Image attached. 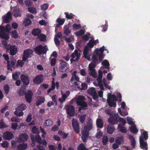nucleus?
<instances>
[{
    "mask_svg": "<svg viewBox=\"0 0 150 150\" xmlns=\"http://www.w3.org/2000/svg\"><path fill=\"white\" fill-rule=\"evenodd\" d=\"M115 130V127L113 125H109L107 127V132L109 134H112L114 132Z\"/></svg>",
    "mask_w": 150,
    "mask_h": 150,
    "instance_id": "obj_21",
    "label": "nucleus"
},
{
    "mask_svg": "<svg viewBox=\"0 0 150 150\" xmlns=\"http://www.w3.org/2000/svg\"><path fill=\"white\" fill-rule=\"evenodd\" d=\"M31 23V22L30 19L28 18H25L23 22V25L26 27L29 25Z\"/></svg>",
    "mask_w": 150,
    "mask_h": 150,
    "instance_id": "obj_32",
    "label": "nucleus"
},
{
    "mask_svg": "<svg viewBox=\"0 0 150 150\" xmlns=\"http://www.w3.org/2000/svg\"><path fill=\"white\" fill-rule=\"evenodd\" d=\"M21 78L23 84L24 86H26L29 84L30 79L29 77L23 74H22L21 76Z\"/></svg>",
    "mask_w": 150,
    "mask_h": 150,
    "instance_id": "obj_11",
    "label": "nucleus"
},
{
    "mask_svg": "<svg viewBox=\"0 0 150 150\" xmlns=\"http://www.w3.org/2000/svg\"><path fill=\"white\" fill-rule=\"evenodd\" d=\"M81 90H85L88 88L87 85L85 83H83L81 84Z\"/></svg>",
    "mask_w": 150,
    "mask_h": 150,
    "instance_id": "obj_58",
    "label": "nucleus"
},
{
    "mask_svg": "<svg viewBox=\"0 0 150 150\" xmlns=\"http://www.w3.org/2000/svg\"><path fill=\"white\" fill-rule=\"evenodd\" d=\"M78 150H89L84 146V144L82 143L80 144L77 147Z\"/></svg>",
    "mask_w": 150,
    "mask_h": 150,
    "instance_id": "obj_42",
    "label": "nucleus"
},
{
    "mask_svg": "<svg viewBox=\"0 0 150 150\" xmlns=\"http://www.w3.org/2000/svg\"><path fill=\"white\" fill-rule=\"evenodd\" d=\"M92 120L89 119L87 122L86 125L84 127V129L82 131V136L88 137L89 135V131L92 129Z\"/></svg>",
    "mask_w": 150,
    "mask_h": 150,
    "instance_id": "obj_1",
    "label": "nucleus"
},
{
    "mask_svg": "<svg viewBox=\"0 0 150 150\" xmlns=\"http://www.w3.org/2000/svg\"><path fill=\"white\" fill-rule=\"evenodd\" d=\"M60 62L59 67V71L62 72H64L66 71L68 69L67 67V63L64 62L62 60H59Z\"/></svg>",
    "mask_w": 150,
    "mask_h": 150,
    "instance_id": "obj_5",
    "label": "nucleus"
},
{
    "mask_svg": "<svg viewBox=\"0 0 150 150\" xmlns=\"http://www.w3.org/2000/svg\"><path fill=\"white\" fill-rule=\"evenodd\" d=\"M107 102L108 103V105L110 107H115L116 106V103L112 99H110V98H107Z\"/></svg>",
    "mask_w": 150,
    "mask_h": 150,
    "instance_id": "obj_19",
    "label": "nucleus"
},
{
    "mask_svg": "<svg viewBox=\"0 0 150 150\" xmlns=\"http://www.w3.org/2000/svg\"><path fill=\"white\" fill-rule=\"evenodd\" d=\"M13 16L15 17H17L21 16V11L18 8L14 9L13 11Z\"/></svg>",
    "mask_w": 150,
    "mask_h": 150,
    "instance_id": "obj_26",
    "label": "nucleus"
},
{
    "mask_svg": "<svg viewBox=\"0 0 150 150\" xmlns=\"http://www.w3.org/2000/svg\"><path fill=\"white\" fill-rule=\"evenodd\" d=\"M101 64L103 66L106 67V68L109 69L110 68L109 66H110V64L108 60H104L102 62Z\"/></svg>",
    "mask_w": 150,
    "mask_h": 150,
    "instance_id": "obj_39",
    "label": "nucleus"
},
{
    "mask_svg": "<svg viewBox=\"0 0 150 150\" xmlns=\"http://www.w3.org/2000/svg\"><path fill=\"white\" fill-rule=\"evenodd\" d=\"M109 141V139L106 135H104L102 139V142L104 145L107 144Z\"/></svg>",
    "mask_w": 150,
    "mask_h": 150,
    "instance_id": "obj_29",
    "label": "nucleus"
},
{
    "mask_svg": "<svg viewBox=\"0 0 150 150\" xmlns=\"http://www.w3.org/2000/svg\"><path fill=\"white\" fill-rule=\"evenodd\" d=\"M14 114L16 116L20 117L23 115V112L22 111L16 109L14 112Z\"/></svg>",
    "mask_w": 150,
    "mask_h": 150,
    "instance_id": "obj_46",
    "label": "nucleus"
},
{
    "mask_svg": "<svg viewBox=\"0 0 150 150\" xmlns=\"http://www.w3.org/2000/svg\"><path fill=\"white\" fill-rule=\"evenodd\" d=\"M108 98H110V99H112L114 101L116 102L117 100L116 96L114 94H111L110 93H108L107 95Z\"/></svg>",
    "mask_w": 150,
    "mask_h": 150,
    "instance_id": "obj_36",
    "label": "nucleus"
},
{
    "mask_svg": "<svg viewBox=\"0 0 150 150\" xmlns=\"http://www.w3.org/2000/svg\"><path fill=\"white\" fill-rule=\"evenodd\" d=\"M33 51L32 50L28 49L25 50L23 52L22 56V59L24 62H28V58L32 57L33 54Z\"/></svg>",
    "mask_w": 150,
    "mask_h": 150,
    "instance_id": "obj_3",
    "label": "nucleus"
},
{
    "mask_svg": "<svg viewBox=\"0 0 150 150\" xmlns=\"http://www.w3.org/2000/svg\"><path fill=\"white\" fill-rule=\"evenodd\" d=\"M94 46V45L92 42V40H90L89 42L87 43V45L86 46H87V47L90 48H92Z\"/></svg>",
    "mask_w": 150,
    "mask_h": 150,
    "instance_id": "obj_55",
    "label": "nucleus"
},
{
    "mask_svg": "<svg viewBox=\"0 0 150 150\" xmlns=\"http://www.w3.org/2000/svg\"><path fill=\"white\" fill-rule=\"evenodd\" d=\"M10 32L9 33L11 34L12 37L14 38H17L18 37V35L17 31L16 30H9L8 31Z\"/></svg>",
    "mask_w": 150,
    "mask_h": 150,
    "instance_id": "obj_27",
    "label": "nucleus"
},
{
    "mask_svg": "<svg viewBox=\"0 0 150 150\" xmlns=\"http://www.w3.org/2000/svg\"><path fill=\"white\" fill-rule=\"evenodd\" d=\"M84 33V30L83 29H81L78 31L75 32L74 34L77 36H80L83 35Z\"/></svg>",
    "mask_w": 150,
    "mask_h": 150,
    "instance_id": "obj_41",
    "label": "nucleus"
},
{
    "mask_svg": "<svg viewBox=\"0 0 150 150\" xmlns=\"http://www.w3.org/2000/svg\"><path fill=\"white\" fill-rule=\"evenodd\" d=\"M67 114L71 117L73 116L75 112L74 107L72 105H69L66 108Z\"/></svg>",
    "mask_w": 150,
    "mask_h": 150,
    "instance_id": "obj_9",
    "label": "nucleus"
},
{
    "mask_svg": "<svg viewBox=\"0 0 150 150\" xmlns=\"http://www.w3.org/2000/svg\"><path fill=\"white\" fill-rule=\"evenodd\" d=\"M13 137V134L12 133L8 131L5 132L3 134L4 139L6 140H9Z\"/></svg>",
    "mask_w": 150,
    "mask_h": 150,
    "instance_id": "obj_17",
    "label": "nucleus"
},
{
    "mask_svg": "<svg viewBox=\"0 0 150 150\" xmlns=\"http://www.w3.org/2000/svg\"><path fill=\"white\" fill-rule=\"evenodd\" d=\"M26 89L23 87L20 88L18 91V93L19 96H22L25 95L26 92Z\"/></svg>",
    "mask_w": 150,
    "mask_h": 150,
    "instance_id": "obj_24",
    "label": "nucleus"
},
{
    "mask_svg": "<svg viewBox=\"0 0 150 150\" xmlns=\"http://www.w3.org/2000/svg\"><path fill=\"white\" fill-rule=\"evenodd\" d=\"M35 138L36 141L38 143L41 144L43 145L46 146L47 144V142L44 139L42 140L40 136L38 134H37L35 136Z\"/></svg>",
    "mask_w": 150,
    "mask_h": 150,
    "instance_id": "obj_14",
    "label": "nucleus"
},
{
    "mask_svg": "<svg viewBox=\"0 0 150 150\" xmlns=\"http://www.w3.org/2000/svg\"><path fill=\"white\" fill-rule=\"evenodd\" d=\"M96 124L97 127L102 128L103 126V123L101 119L98 118L96 120Z\"/></svg>",
    "mask_w": 150,
    "mask_h": 150,
    "instance_id": "obj_28",
    "label": "nucleus"
},
{
    "mask_svg": "<svg viewBox=\"0 0 150 150\" xmlns=\"http://www.w3.org/2000/svg\"><path fill=\"white\" fill-rule=\"evenodd\" d=\"M88 93L91 96L96 93V92L95 88L94 87H91L88 90Z\"/></svg>",
    "mask_w": 150,
    "mask_h": 150,
    "instance_id": "obj_31",
    "label": "nucleus"
},
{
    "mask_svg": "<svg viewBox=\"0 0 150 150\" xmlns=\"http://www.w3.org/2000/svg\"><path fill=\"white\" fill-rule=\"evenodd\" d=\"M48 50L47 45H45L43 47L41 45H39L34 49L35 52L38 55L45 54Z\"/></svg>",
    "mask_w": 150,
    "mask_h": 150,
    "instance_id": "obj_2",
    "label": "nucleus"
},
{
    "mask_svg": "<svg viewBox=\"0 0 150 150\" xmlns=\"http://www.w3.org/2000/svg\"><path fill=\"white\" fill-rule=\"evenodd\" d=\"M65 21V18L61 19L60 17L58 18L56 20V22L60 25H62L63 24Z\"/></svg>",
    "mask_w": 150,
    "mask_h": 150,
    "instance_id": "obj_50",
    "label": "nucleus"
},
{
    "mask_svg": "<svg viewBox=\"0 0 150 150\" xmlns=\"http://www.w3.org/2000/svg\"><path fill=\"white\" fill-rule=\"evenodd\" d=\"M11 146L13 148L15 149L17 148V142L15 140H13L11 142Z\"/></svg>",
    "mask_w": 150,
    "mask_h": 150,
    "instance_id": "obj_59",
    "label": "nucleus"
},
{
    "mask_svg": "<svg viewBox=\"0 0 150 150\" xmlns=\"http://www.w3.org/2000/svg\"><path fill=\"white\" fill-rule=\"evenodd\" d=\"M3 22L6 23H9L10 21H11L12 19L11 13L10 11H8L6 14V15H4L2 17Z\"/></svg>",
    "mask_w": 150,
    "mask_h": 150,
    "instance_id": "obj_10",
    "label": "nucleus"
},
{
    "mask_svg": "<svg viewBox=\"0 0 150 150\" xmlns=\"http://www.w3.org/2000/svg\"><path fill=\"white\" fill-rule=\"evenodd\" d=\"M72 124L74 130L77 134L79 133L80 127L79 125L78 121L74 119L72 120Z\"/></svg>",
    "mask_w": 150,
    "mask_h": 150,
    "instance_id": "obj_7",
    "label": "nucleus"
},
{
    "mask_svg": "<svg viewBox=\"0 0 150 150\" xmlns=\"http://www.w3.org/2000/svg\"><path fill=\"white\" fill-rule=\"evenodd\" d=\"M118 115L114 114L113 115L110 116V117L108 118V122L110 124L113 125L117 124L118 122Z\"/></svg>",
    "mask_w": 150,
    "mask_h": 150,
    "instance_id": "obj_4",
    "label": "nucleus"
},
{
    "mask_svg": "<svg viewBox=\"0 0 150 150\" xmlns=\"http://www.w3.org/2000/svg\"><path fill=\"white\" fill-rule=\"evenodd\" d=\"M43 79L41 75L36 76L33 80V82L35 84H39L42 82Z\"/></svg>",
    "mask_w": 150,
    "mask_h": 150,
    "instance_id": "obj_15",
    "label": "nucleus"
},
{
    "mask_svg": "<svg viewBox=\"0 0 150 150\" xmlns=\"http://www.w3.org/2000/svg\"><path fill=\"white\" fill-rule=\"evenodd\" d=\"M0 37L3 39H4L6 40H8L9 38V36L8 34L4 32L2 34H0Z\"/></svg>",
    "mask_w": 150,
    "mask_h": 150,
    "instance_id": "obj_35",
    "label": "nucleus"
},
{
    "mask_svg": "<svg viewBox=\"0 0 150 150\" xmlns=\"http://www.w3.org/2000/svg\"><path fill=\"white\" fill-rule=\"evenodd\" d=\"M91 72L89 73V74L91 76L94 78L96 77V72L95 69H94L91 71H90Z\"/></svg>",
    "mask_w": 150,
    "mask_h": 150,
    "instance_id": "obj_61",
    "label": "nucleus"
},
{
    "mask_svg": "<svg viewBox=\"0 0 150 150\" xmlns=\"http://www.w3.org/2000/svg\"><path fill=\"white\" fill-rule=\"evenodd\" d=\"M81 56V54L80 53L78 52V51L77 50H75L74 52L72 53L71 55V57L73 59H74L75 58V56L76 57H78L79 59L80 57Z\"/></svg>",
    "mask_w": 150,
    "mask_h": 150,
    "instance_id": "obj_25",
    "label": "nucleus"
},
{
    "mask_svg": "<svg viewBox=\"0 0 150 150\" xmlns=\"http://www.w3.org/2000/svg\"><path fill=\"white\" fill-rule=\"evenodd\" d=\"M27 147L28 145L27 144L23 143L18 145L17 149L18 150H25L27 149Z\"/></svg>",
    "mask_w": 150,
    "mask_h": 150,
    "instance_id": "obj_20",
    "label": "nucleus"
},
{
    "mask_svg": "<svg viewBox=\"0 0 150 150\" xmlns=\"http://www.w3.org/2000/svg\"><path fill=\"white\" fill-rule=\"evenodd\" d=\"M97 64L96 63L92 62L90 64L88 65L89 70L90 71H91L94 69H93L95 67Z\"/></svg>",
    "mask_w": 150,
    "mask_h": 150,
    "instance_id": "obj_47",
    "label": "nucleus"
},
{
    "mask_svg": "<svg viewBox=\"0 0 150 150\" xmlns=\"http://www.w3.org/2000/svg\"><path fill=\"white\" fill-rule=\"evenodd\" d=\"M45 123L46 126H50L52 125L53 122L50 119H47L46 120Z\"/></svg>",
    "mask_w": 150,
    "mask_h": 150,
    "instance_id": "obj_56",
    "label": "nucleus"
},
{
    "mask_svg": "<svg viewBox=\"0 0 150 150\" xmlns=\"http://www.w3.org/2000/svg\"><path fill=\"white\" fill-rule=\"evenodd\" d=\"M117 128L122 133H126L127 132V131L126 128L123 126H122L120 125H119Z\"/></svg>",
    "mask_w": 150,
    "mask_h": 150,
    "instance_id": "obj_34",
    "label": "nucleus"
},
{
    "mask_svg": "<svg viewBox=\"0 0 150 150\" xmlns=\"http://www.w3.org/2000/svg\"><path fill=\"white\" fill-rule=\"evenodd\" d=\"M3 57H4V59L7 61V68L8 70L12 71L13 70L12 68H11L10 65V61H9V59L8 55L4 54L3 55Z\"/></svg>",
    "mask_w": 150,
    "mask_h": 150,
    "instance_id": "obj_18",
    "label": "nucleus"
},
{
    "mask_svg": "<svg viewBox=\"0 0 150 150\" xmlns=\"http://www.w3.org/2000/svg\"><path fill=\"white\" fill-rule=\"evenodd\" d=\"M46 36L43 34H40L38 37V39L41 41H45L46 38Z\"/></svg>",
    "mask_w": 150,
    "mask_h": 150,
    "instance_id": "obj_40",
    "label": "nucleus"
},
{
    "mask_svg": "<svg viewBox=\"0 0 150 150\" xmlns=\"http://www.w3.org/2000/svg\"><path fill=\"white\" fill-rule=\"evenodd\" d=\"M33 95V93L31 90H27L25 95V98L27 103H30L31 102Z\"/></svg>",
    "mask_w": 150,
    "mask_h": 150,
    "instance_id": "obj_6",
    "label": "nucleus"
},
{
    "mask_svg": "<svg viewBox=\"0 0 150 150\" xmlns=\"http://www.w3.org/2000/svg\"><path fill=\"white\" fill-rule=\"evenodd\" d=\"M98 76L97 79V80L98 82H102V78L103 76V73L102 71L99 70L98 71Z\"/></svg>",
    "mask_w": 150,
    "mask_h": 150,
    "instance_id": "obj_43",
    "label": "nucleus"
},
{
    "mask_svg": "<svg viewBox=\"0 0 150 150\" xmlns=\"http://www.w3.org/2000/svg\"><path fill=\"white\" fill-rule=\"evenodd\" d=\"M32 131L34 134H38L39 131L38 128L35 126H33L32 128Z\"/></svg>",
    "mask_w": 150,
    "mask_h": 150,
    "instance_id": "obj_52",
    "label": "nucleus"
},
{
    "mask_svg": "<svg viewBox=\"0 0 150 150\" xmlns=\"http://www.w3.org/2000/svg\"><path fill=\"white\" fill-rule=\"evenodd\" d=\"M23 60H18L16 64V66L17 67H18V66H20L21 67H22L24 64V62Z\"/></svg>",
    "mask_w": 150,
    "mask_h": 150,
    "instance_id": "obj_53",
    "label": "nucleus"
},
{
    "mask_svg": "<svg viewBox=\"0 0 150 150\" xmlns=\"http://www.w3.org/2000/svg\"><path fill=\"white\" fill-rule=\"evenodd\" d=\"M139 140L140 148L142 149L145 148V149L147 150L148 148L146 142H145L144 141L143 137L141 136H140Z\"/></svg>",
    "mask_w": 150,
    "mask_h": 150,
    "instance_id": "obj_16",
    "label": "nucleus"
},
{
    "mask_svg": "<svg viewBox=\"0 0 150 150\" xmlns=\"http://www.w3.org/2000/svg\"><path fill=\"white\" fill-rule=\"evenodd\" d=\"M45 100V99L44 97L41 96H39L38 100L36 102V105L39 106L42 104L44 103Z\"/></svg>",
    "mask_w": 150,
    "mask_h": 150,
    "instance_id": "obj_23",
    "label": "nucleus"
},
{
    "mask_svg": "<svg viewBox=\"0 0 150 150\" xmlns=\"http://www.w3.org/2000/svg\"><path fill=\"white\" fill-rule=\"evenodd\" d=\"M124 140V137L123 136L118 137L115 139V142L119 145L121 144L122 142H123Z\"/></svg>",
    "mask_w": 150,
    "mask_h": 150,
    "instance_id": "obj_33",
    "label": "nucleus"
},
{
    "mask_svg": "<svg viewBox=\"0 0 150 150\" xmlns=\"http://www.w3.org/2000/svg\"><path fill=\"white\" fill-rule=\"evenodd\" d=\"M86 115L85 114L81 115L79 117V120L80 122L83 123L85 120Z\"/></svg>",
    "mask_w": 150,
    "mask_h": 150,
    "instance_id": "obj_48",
    "label": "nucleus"
},
{
    "mask_svg": "<svg viewBox=\"0 0 150 150\" xmlns=\"http://www.w3.org/2000/svg\"><path fill=\"white\" fill-rule=\"evenodd\" d=\"M41 32V30L39 28L33 29L32 32V34L35 36H38Z\"/></svg>",
    "mask_w": 150,
    "mask_h": 150,
    "instance_id": "obj_22",
    "label": "nucleus"
},
{
    "mask_svg": "<svg viewBox=\"0 0 150 150\" xmlns=\"http://www.w3.org/2000/svg\"><path fill=\"white\" fill-rule=\"evenodd\" d=\"M65 15H66V18L68 19H70L73 18V16H74L72 13H70L69 14L67 12H65Z\"/></svg>",
    "mask_w": 150,
    "mask_h": 150,
    "instance_id": "obj_51",
    "label": "nucleus"
},
{
    "mask_svg": "<svg viewBox=\"0 0 150 150\" xmlns=\"http://www.w3.org/2000/svg\"><path fill=\"white\" fill-rule=\"evenodd\" d=\"M92 62L93 63H96V64H98L99 63L98 62V60L97 57V56L95 55H93L92 57Z\"/></svg>",
    "mask_w": 150,
    "mask_h": 150,
    "instance_id": "obj_45",
    "label": "nucleus"
},
{
    "mask_svg": "<svg viewBox=\"0 0 150 150\" xmlns=\"http://www.w3.org/2000/svg\"><path fill=\"white\" fill-rule=\"evenodd\" d=\"M78 105L80 106H84V107H87L88 106V105L87 103L84 101H78L76 103Z\"/></svg>",
    "mask_w": 150,
    "mask_h": 150,
    "instance_id": "obj_49",
    "label": "nucleus"
},
{
    "mask_svg": "<svg viewBox=\"0 0 150 150\" xmlns=\"http://www.w3.org/2000/svg\"><path fill=\"white\" fill-rule=\"evenodd\" d=\"M28 11L30 13H37L36 9L33 7H29L28 8Z\"/></svg>",
    "mask_w": 150,
    "mask_h": 150,
    "instance_id": "obj_54",
    "label": "nucleus"
},
{
    "mask_svg": "<svg viewBox=\"0 0 150 150\" xmlns=\"http://www.w3.org/2000/svg\"><path fill=\"white\" fill-rule=\"evenodd\" d=\"M64 33L68 36L71 33V30L69 29V26H65L64 28Z\"/></svg>",
    "mask_w": 150,
    "mask_h": 150,
    "instance_id": "obj_30",
    "label": "nucleus"
},
{
    "mask_svg": "<svg viewBox=\"0 0 150 150\" xmlns=\"http://www.w3.org/2000/svg\"><path fill=\"white\" fill-rule=\"evenodd\" d=\"M105 112L107 114L110 115V116L112 115H113V114H112L113 112L111 109H106L105 110Z\"/></svg>",
    "mask_w": 150,
    "mask_h": 150,
    "instance_id": "obj_63",
    "label": "nucleus"
},
{
    "mask_svg": "<svg viewBox=\"0 0 150 150\" xmlns=\"http://www.w3.org/2000/svg\"><path fill=\"white\" fill-rule=\"evenodd\" d=\"M130 131L133 133L136 134L138 132V130L136 128L135 125L131 127L130 128Z\"/></svg>",
    "mask_w": 150,
    "mask_h": 150,
    "instance_id": "obj_44",
    "label": "nucleus"
},
{
    "mask_svg": "<svg viewBox=\"0 0 150 150\" xmlns=\"http://www.w3.org/2000/svg\"><path fill=\"white\" fill-rule=\"evenodd\" d=\"M85 98L83 96H78L77 100H76V103L78 101H83L84 100Z\"/></svg>",
    "mask_w": 150,
    "mask_h": 150,
    "instance_id": "obj_62",
    "label": "nucleus"
},
{
    "mask_svg": "<svg viewBox=\"0 0 150 150\" xmlns=\"http://www.w3.org/2000/svg\"><path fill=\"white\" fill-rule=\"evenodd\" d=\"M28 138V135L25 133L21 134L17 138V141L19 143H21L26 141Z\"/></svg>",
    "mask_w": 150,
    "mask_h": 150,
    "instance_id": "obj_8",
    "label": "nucleus"
},
{
    "mask_svg": "<svg viewBox=\"0 0 150 150\" xmlns=\"http://www.w3.org/2000/svg\"><path fill=\"white\" fill-rule=\"evenodd\" d=\"M54 42L57 46H59L60 44V42L59 40V39L56 37V36L54 37Z\"/></svg>",
    "mask_w": 150,
    "mask_h": 150,
    "instance_id": "obj_57",
    "label": "nucleus"
},
{
    "mask_svg": "<svg viewBox=\"0 0 150 150\" xmlns=\"http://www.w3.org/2000/svg\"><path fill=\"white\" fill-rule=\"evenodd\" d=\"M6 50L10 51V54L11 55H15L17 52V47L15 45L11 46L9 48L6 49Z\"/></svg>",
    "mask_w": 150,
    "mask_h": 150,
    "instance_id": "obj_12",
    "label": "nucleus"
},
{
    "mask_svg": "<svg viewBox=\"0 0 150 150\" xmlns=\"http://www.w3.org/2000/svg\"><path fill=\"white\" fill-rule=\"evenodd\" d=\"M4 90L6 96L8 95L10 90L9 86L8 84H5L4 86Z\"/></svg>",
    "mask_w": 150,
    "mask_h": 150,
    "instance_id": "obj_37",
    "label": "nucleus"
},
{
    "mask_svg": "<svg viewBox=\"0 0 150 150\" xmlns=\"http://www.w3.org/2000/svg\"><path fill=\"white\" fill-rule=\"evenodd\" d=\"M48 6L47 4H44L41 6V9L43 11L46 10L48 8Z\"/></svg>",
    "mask_w": 150,
    "mask_h": 150,
    "instance_id": "obj_60",
    "label": "nucleus"
},
{
    "mask_svg": "<svg viewBox=\"0 0 150 150\" xmlns=\"http://www.w3.org/2000/svg\"><path fill=\"white\" fill-rule=\"evenodd\" d=\"M26 108V105L24 104H22L19 105L18 107L16 108L17 110L23 111Z\"/></svg>",
    "mask_w": 150,
    "mask_h": 150,
    "instance_id": "obj_38",
    "label": "nucleus"
},
{
    "mask_svg": "<svg viewBox=\"0 0 150 150\" xmlns=\"http://www.w3.org/2000/svg\"><path fill=\"white\" fill-rule=\"evenodd\" d=\"M89 51V48L87 46H85L83 50V53L84 57L87 59L88 61L91 60V54H88Z\"/></svg>",
    "mask_w": 150,
    "mask_h": 150,
    "instance_id": "obj_13",
    "label": "nucleus"
},
{
    "mask_svg": "<svg viewBox=\"0 0 150 150\" xmlns=\"http://www.w3.org/2000/svg\"><path fill=\"white\" fill-rule=\"evenodd\" d=\"M8 143L6 141H4L1 144V146L4 148H7L8 147Z\"/></svg>",
    "mask_w": 150,
    "mask_h": 150,
    "instance_id": "obj_64",
    "label": "nucleus"
}]
</instances>
